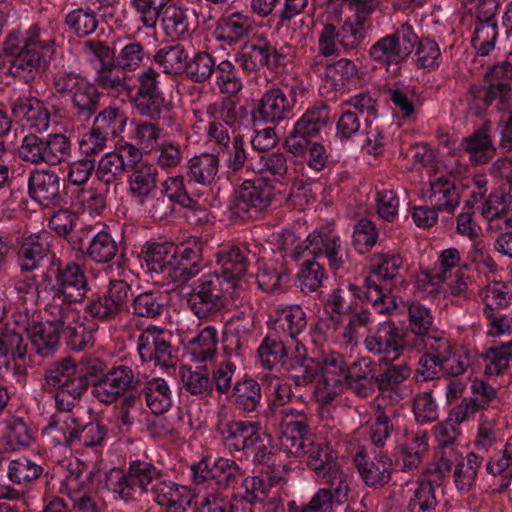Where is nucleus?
Segmentation results:
<instances>
[{
	"label": "nucleus",
	"instance_id": "nucleus-56",
	"mask_svg": "<svg viewBox=\"0 0 512 512\" xmlns=\"http://www.w3.org/2000/svg\"><path fill=\"white\" fill-rule=\"evenodd\" d=\"M155 62L166 74H181L187 68L188 53L181 45L167 46L154 56Z\"/></svg>",
	"mask_w": 512,
	"mask_h": 512
},
{
	"label": "nucleus",
	"instance_id": "nucleus-5",
	"mask_svg": "<svg viewBox=\"0 0 512 512\" xmlns=\"http://www.w3.org/2000/svg\"><path fill=\"white\" fill-rule=\"evenodd\" d=\"M17 156L32 165L56 166L70 157L71 142L59 133L39 137L34 133L25 135L17 147Z\"/></svg>",
	"mask_w": 512,
	"mask_h": 512
},
{
	"label": "nucleus",
	"instance_id": "nucleus-47",
	"mask_svg": "<svg viewBox=\"0 0 512 512\" xmlns=\"http://www.w3.org/2000/svg\"><path fill=\"white\" fill-rule=\"evenodd\" d=\"M118 252V242L108 231L101 230L90 240L86 256L94 263L105 264L112 261Z\"/></svg>",
	"mask_w": 512,
	"mask_h": 512
},
{
	"label": "nucleus",
	"instance_id": "nucleus-2",
	"mask_svg": "<svg viewBox=\"0 0 512 512\" xmlns=\"http://www.w3.org/2000/svg\"><path fill=\"white\" fill-rule=\"evenodd\" d=\"M49 273L54 282L46 289L45 303L48 310L55 316L61 313L74 315V305L81 303L89 290L84 270L76 263L54 265Z\"/></svg>",
	"mask_w": 512,
	"mask_h": 512
},
{
	"label": "nucleus",
	"instance_id": "nucleus-43",
	"mask_svg": "<svg viewBox=\"0 0 512 512\" xmlns=\"http://www.w3.org/2000/svg\"><path fill=\"white\" fill-rule=\"evenodd\" d=\"M482 461L483 458L473 452L458 461L453 472V480L460 493L467 494L476 487Z\"/></svg>",
	"mask_w": 512,
	"mask_h": 512
},
{
	"label": "nucleus",
	"instance_id": "nucleus-23",
	"mask_svg": "<svg viewBox=\"0 0 512 512\" xmlns=\"http://www.w3.org/2000/svg\"><path fill=\"white\" fill-rule=\"evenodd\" d=\"M354 462L361 479L367 486H383L390 481L392 461L388 455L380 453L371 459L363 451H358Z\"/></svg>",
	"mask_w": 512,
	"mask_h": 512
},
{
	"label": "nucleus",
	"instance_id": "nucleus-45",
	"mask_svg": "<svg viewBox=\"0 0 512 512\" xmlns=\"http://www.w3.org/2000/svg\"><path fill=\"white\" fill-rule=\"evenodd\" d=\"M262 383L248 378L237 381L231 392V400L237 409L250 413L255 412L261 402Z\"/></svg>",
	"mask_w": 512,
	"mask_h": 512
},
{
	"label": "nucleus",
	"instance_id": "nucleus-27",
	"mask_svg": "<svg viewBox=\"0 0 512 512\" xmlns=\"http://www.w3.org/2000/svg\"><path fill=\"white\" fill-rule=\"evenodd\" d=\"M410 373V368L405 364L391 365L375 378V383L384 396L398 402L410 393L409 387L405 384Z\"/></svg>",
	"mask_w": 512,
	"mask_h": 512
},
{
	"label": "nucleus",
	"instance_id": "nucleus-62",
	"mask_svg": "<svg viewBox=\"0 0 512 512\" xmlns=\"http://www.w3.org/2000/svg\"><path fill=\"white\" fill-rule=\"evenodd\" d=\"M486 470L493 476L503 475L500 491L509 487L512 479V437L506 441L501 453L494 455L488 460Z\"/></svg>",
	"mask_w": 512,
	"mask_h": 512
},
{
	"label": "nucleus",
	"instance_id": "nucleus-55",
	"mask_svg": "<svg viewBox=\"0 0 512 512\" xmlns=\"http://www.w3.org/2000/svg\"><path fill=\"white\" fill-rule=\"evenodd\" d=\"M397 413L394 409L378 410L370 424L369 439L376 447H384L395 429Z\"/></svg>",
	"mask_w": 512,
	"mask_h": 512
},
{
	"label": "nucleus",
	"instance_id": "nucleus-63",
	"mask_svg": "<svg viewBox=\"0 0 512 512\" xmlns=\"http://www.w3.org/2000/svg\"><path fill=\"white\" fill-rule=\"evenodd\" d=\"M161 16L162 27L167 36L176 39L189 33L187 10L169 5Z\"/></svg>",
	"mask_w": 512,
	"mask_h": 512
},
{
	"label": "nucleus",
	"instance_id": "nucleus-13",
	"mask_svg": "<svg viewBox=\"0 0 512 512\" xmlns=\"http://www.w3.org/2000/svg\"><path fill=\"white\" fill-rule=\"evenodd\" d=\"M137 351L143 362H154L160 367L172 365V347L169 335L162 328L149 326L138 337Z\"/></svg>",
	"mask_w": 512,
	"mask_h": 512
},
{
	"label": "nucleus",
	"instance_id": "nucleus-37",
	"mask_svg": "<svg viewBox=\"0 0 512 512\" xmlns=\"http://www.w3.org/2000/svg\"><path fill=\"white\" fill-rule=\"evenodd\" d=\"M206 114L210 119L220 121L233 130H237L243 126L248 116L246 107L239 106L238 103L230 97H225L219 102L207 105Z\"/></svg>",
	"mask_w": 512,
	"mask_h": 512
},
{
	"label": "nucleus",
	"instance_id": "nucleus-50",
	"mask_svg": "<svg viewBox=\"0 0 512 512\" xmlns=\"http://www.w3.org/2000/svg\"><path fill=\"white\" fill-rule=\"evenodd\" d=\"M436 357H442L443 372L453 376L463 374L471 365L469 354L463 350L453 352L451 344L444 337H440V345H438V355Z\"/></svg>",
	"mask_w": 512,
	"mask_h": 512
},
{
	"label": "nucleus",
	"instance_id": "nucleus-8",
	"mask_svg": "<svg viewBox=\"0 0 512 512\" xmlns=\"http://www.w3.org/2000/svg\"><path fill=\"white\" fill-rule=\"evenodd\" d=\"M54 87L60 94H69L72 107L78 114L92 116L99 107L100 92L95 84L73 72L59 73L54 77Z\"/></svg>",
	"mask_w": 512,
	"mask_h": 512
},
{
	"label": "nucleus",
	"instance_id": "nucleus-21",
	"mask_svg": "<svg viewBox=\"0 0 512 512\" xmlns=\"http://www.w3.org/2000/svg\"><path fill=\"white\" fill-rule=\"evenodd\" d=\"M279 54L268 41L258 40L245 43L237 54V62L246 71L252 72L267 67L273 69L279 63Z\"/></svg>",
	"mask_w": 512,
	"mask_h": 512
},
{
	"label": "nucleus",
	"instance_id": "nucleus-46",
	"mask_svg": "<svg viewBox=\"0 0 512 512\" xmlns=\"http://www.w3.org/2000/svg\"><path fill=\"white\" fill-rule=\"evenodd\" d=\"M438 345H440V337L429 336L421 338V342L417 344L418 350H425V354L418 362V373L423 376L424 380L435 378L442 369V357L438 355Z\"/></svg>",
	"mask_w": 512,
	"mask_h": 512
},
{
	"label": "nucleus",
	"instance_id": "nucleus-22",
	"mask_svg": "<svg viewBox=\"0 0 512 512\" xmlns=\"http://www.w3.org/2000/svg\"><path fill=\"white\" fill-rule=\"evenodd\" d=\"M253 31V20L242 12L222 15L215 24L214 36L218 42L234 46L246 39Z\"/></svg>",
	"mask_w": 512,
	"mask_h": 512
},
{
	"label": "nucleus",
	"instance_id": "nucleus-29",
	"mask_svg": "<svg viewBox=\"0 0 512 512\" xmlns=\"http://www.w3.org/2000/svg\"><path fill=\"white\" fill-rule=\"evenodd\" d=\"M15 117L26 121L30 129L37 133L48 130L50 125V113L44 103L33 97H19L11 105Z\"/></svg>",
	"mask_w": 512,
	"mask_h": 512
},
{
	"label": "nucleus",
	"instance_id": "nucleus-42",
	"mask_svg": "<svg viewBox=\"0 0 512 512\" xmlns=\"http://www.w3.org/2000/svg\"><path fill=\"white\" fill-rule=\"evenodd\" d=\"M307 326L306 313L298 305H290L277 310L274 329L282 336L294 340Z\"/></svg>",
	"mask_w": 512,
	"mask_h": 512
},
{
	"label": "nucleus",
	"instance_id": "nucleus-14",
	"mask_svg": "<svg viewBox=\"0 0 512 512\" xmlns=\"http://www.w3.org/2000/svg\"><path fill=\"white\" fill-rule=\"evenodd\" d=\"M191 471L195 483L201 484L206 480H213L221 488L234 486L243 476V471L238 464L224 457L217 458L212 463L200 461L191 467Z\"/></svg>",
	"mask_w": 512,
	"mask_h": 512
},
{
	"label": "nucleus",
	"instance_id": "nucleus-52",
	"mask_svg": "<svg viewBox=\"0 0 512 512\" xmlns=\"http://www.w3.org/2000/svg\"><path fill=\"white\" fill-rule=\"evenodd\" d=\"M344 383L360 397H367L374 391L371 369L365 362H355L345 375Z\"/></svg>",
	"mask_w": 512,
	"mask_h": 512
},
{
	"label": "nucleus",
	"instance_id": "nucleus-60",
	"mask_svg": "<svg viewBox=\"0 0 512 512\" xmlns=\"http://www.w3.org/2000/svg\"><path fill=\"white\" fill-rule=\"evenodd\" d=\"M65 23L80 38L94 33L99 24L96 13L88 7L70 11L65 17Z\"/></svg>",
	"mask_w": 512,
	"mask_h": 512
},
{
	"label": "nucleus",
	"instance_id": "nucleus-10",
	"mask_svg": "<svg viewBox=\"0 0 512 512\" xmlns=\"http://www.w3.org/2000/svg\"><path fill=\"white\" fill-rule=\"evenodd\" d=\"M203 243L191 237L174 244L173 264L170 266V279L175 286H180L196 277L203 269Z\"/></svg>",
	"mask_w": 512,
	"mask_h": 512
},
{
	"label": "nucleus",
	"instance_id": "nucleus-38",
	"mask_svg": "<svg viewBox=\"0 0 512 512\" xmlns=\"http://www.w3.org/2000/svg\"><path fill=\"white\" fill-rule=\"evenodd\" d=\"M364 296L374 309L380 314H396L404 303L391 294V286H382L373 278H366L364 281Z\"/></svg>",
	"mask_w": 512,
	"mask_h": 512
},
{
	"label": "nucleus",
	"instance_id": "nucleus-16",
	"mask_svg": "<svg viewBox=\"0 0 512 512\" xmlns=\"http://www.w3.org/2000/svg\"><path fill=\"white\" fill-rule=\"evenodd\" d=\"M366 349L375 355H390L397 359L405 346L400 328L392 321L379 323L370 330L364 341Z\"/></svg>",
	"mask_w": 512,
	"mask_h": 512
},
{
	"label": "nucleus",
	"instance_id": "nucleus-6",
	"mask_svg": "<svg viewBox=\"0 0 512 512\" xmlns=\"http://www.w3.org/2000/svg\"><path fill=\"white\" fill-rule=\"evenodd\" d=\"M305 253L315 258H326L332 270L342 268L346 261L345 245L332 225L315 229L303 244L295 246L291 251L285 248V254L293 260H299Z\"/></svg>",
	"mask_w": 512,
	"mask_h": 512
},
{
	"label": "nucleus",
	"instance_id": "nucleus-59",
	"mask_svg": "<svg viewBox=\"0 0 512 512\" xmlns=\"http://www.w3.org/2000/svg\"><path fill=\"white\" fill-rule=\"evenodd\" d=\"M127 120L119 108L108 107L96 116L93 126L108 138L117 137L125 130Z\"/></svg>",
	"mask_w": 512,
	"mask_h": 512
},
{
	"label": "nucleus",
	"instance_id": "nucleus-53",
	"mask_svg": "<svg viewBox=\"0 0 512 512\" xmlns=\"http://www.w3.org/2000/svg\"><path fill=\"white\" fill-rule=\"evenodd\" d=\"M125 71L112 60L96 67L94 71V84L105 90L122 91L127 88Z\"/></svg>",
	"mask_w": 512,
	"mask_h": 512
},
{
	"label": "nucleus",
	"instance_id": "nucleus-18",
	"mask_svg": "<svg viewBox=\"0 0 512 512\" xmlns=\"http://www.w3.org/2000/svg\"><path fill=\"white\" fill-rule=\"evenodd\" d=\"M486 78L488 87L479 90V96L483 98L486 106L501 105L506 102L505 100L512 102V65L509 62L504 61L493 66L486 74Z\"/></svg>",
	"mask_w": 512,
	"mask_h": 512
},
{
	"label": "nucleus",
	"instance_id": "nucleus-28",
	"mask_svg": "<svg viewBox=\"0 0 512 512\" xmlns=\"http://www.w3.org/2000/svg\"><path fill=\"white\" fill-rule=\"evenodd\" d=\"M220 158L216 153L203 152L192 156L185 164V175L189 182L210 186L216 182Z\"/></svg>",
	"mask_w": 512,
	"mask_h": 512
},
{
	"label": "nucleus",
	"instance_id": "nucleus-19",
	"mask_svg": "<svg viewBox=\"0 0 512 512\" xmlns=\"http://www.w3.org/2000/svg\"><path fill=\"white\" fill-rule=\"evenodd\" d=\"M153 501L167 512H185L191 505V490L171 480H157L151 487Z\"/></svg>",
	"mask_w": 512,
	"mask_h": 512
},
{
	"label": "nucleus",
	"instance_id": "nucleus-44",
	"mask_svg": "<svg viewBox=\"0 0 512 512\" xmlns=\"http://www.w3.org/2000/svg\"><path fill=\"white\" fill-rule=\"evenodd\" d=\"M174 244L171 242L149 243L143 250V259L152 273H162L170 279Z\"/></svg>",
	"mask_w": 512,
	"mask_h": 512
},
{
	"label": "nucleus",
	"instance_id": "nucleus-39",
	"mask_svg": "<svg viewBox=\"0 0 512 512\" xmlns=\"http://www.w3.org/2000/svg\"><path fill=\"white\" fill-rule=\"evenodd\" d=\"M399 448L403 469L407 471L417 469L429 449L427 432L419 430L406 434L405 439L399 441Z\"/></svg>",
	"mask_w": 512,
	"mask_h": 512
},
{
	"label": "nucleus",
	"instance_id": "nucleus-9",
	"mask_svg": "<svg viewBox=\"0 0 512 512\" xmlns=\"http://www.w3.org/2000/svg\"><path fill=\"white\" fill-rule=\"evenodd\" d=\"M274 198L273 185L263 177L245 180L240 186L239 196L232 209L239 218L252 217L267 210Z\"/></svg>",
	"mask_w": 512,
	"mask_h": 512
},
{
	"label": "nucleus",
	"instance_id": "nucleus-30",
	"mask_svg": "<svg viewBox=\"0 0 512 512\" xmlns=\"http://www.w3.org/2000/svg\"><path fill=\"white\" fill-rule=\"evenodd\" d=\"M182 342L192 362H208L216 355L218 332L214 326H206L196 335L186 336Z\"/></svg>",
	"mask_w": 512,
	"mask_h": 512
},
{
	"label": "nucleus",
	"instance_id": "nucleus-26",
	"mask_svg": "<svg viewBox=\"0 0 512 512\" xmlns=\"http://www.w3.org/2000/svg\"><path fill=\"white\" fill-rule=\"evenodd\" d=\"M157 167L144 161L131 168L128 176V195L139 205H144L157 187Z\"/></svg>",
	"mask_w": 512,
	"mask_h": 512
},
{
	"label": "nucleus",
	"instance_id": "nucleus-48",
	"mask_svg": "<svg viewBox=\"0 0 512 512\" xmlns=\"http://www.w3.org/2000/svg\"><path fill=\"white\" fill-rule=\"evenodd\" d=\"M126 168L127 164L121 159V154L107 152L95 166V177L107 186L117 184L123 178Z\"/></svg>",
	"mask_w": 512,
	"mask_h": 512
},
{
	"label": "nucleus",
	"instance_id": "nucleus-61",
	"mask_svg": "<svg viewBox=\"0 0 512 512\" xmlns=\"http://www.w3.org/2000/svg\"><path fill=\"white\" fill-rule=\"evenodd\" d=\"M79 312L74 308V315L69 324H63L61 334L67 340L68 346L73 350H82L93 342V327H87L77 321Z\"/></svg>",
	"mask_w": 512,
	"mask_h": 512
},
{
	"label": "nucleus",
	"instance_id": "nucleus-31",
	"mask_svg": "<svg viewBox=\"0 0 512 512\" xmlns=\"http://www.w3.org/2000/svg\"><path fill=\"white\" fill-rule=\"evenodd\" d=\"M426 195L437 210L448 213H452L460 201L454 182L443 173L430 177Z\"/></svg>",
	"mask_w": 512,
	"mask_h": 512
},
{
	"label": "nucleus",
	"instance_id": "nucleus-36",
	"mask_svg": "<svg viewBox=\"0 0 512 512\" xmlns=\"http://www.w3.org/2000/svg\"><path fill=\"white\" fill-rule=\"evenodd\" d=\"M49 252L45 234H30L24 237L18 251V264L23 272H31L39 268Z\"/></svg>",
	"mask_w": 512,
	"mask_h": 512
},
{
	"label": "nucleus",
	"instance_id": "nucleus-15",
	"mask_svg": "<svg viewBox=\"0 0 512 512\" xmlns=\"http://www.w3.org/2000/svg\"><path fill=\"white\" fill-rule=\"evenodd\" d=\"M134 372L126 365L112 368L98 379L92 387L93 396L104 404L118 400L133 386Z\"/></svg>",
	"mask_w": 512,
	"mask_h": 512
},
{
	"label": "nucleus",
	"instance_id": "nucleus-57",
	"mask_svg": "<svg viewBox=\"0 0 512 512\" xmlns=\"http://www.w3.org/2000/svg\"><path fill=\"white\" fill-rule=\"evenodd\" d=\"M148 120H133L131 122V140L142 150L150 152L158 145L162 128Z\"/></svg>",
	"mask_w": 512,
	"mask_h": 512
},
{
	"label": "nucleus",
	"instance_id": "nucleus-4",
	"mask_svg": "<svg viewBox=\"0 0 512 512\" xmlns=\"http://www.w3.org/2000/svg\"><path fill=\"white\" fill-rule=\"evenodd\" d=\"M237 297L238 292L233 284L225 281L219 273L210 272L195 282L188 305L198 319H209Z\"/></svg>",
	"mask_w": 512,
	"mask_h": 512
},
{
	"label": "nucleus",
	"instance_id": "nucleus-17",
	"mask_svg": "<svg viewBox=\"0 0 512 512\" xmlns=\"http://www.w3.org/2000/svg\"><path fill=\"white\" fill-rule=\"evenodd\" d=\"M45 381L49 389L65 390L72 394H83L88 387V378L70 359H64L49 367L45 373Z\"/></svg>",
	"mask_w": 512,
	"mask_h": 512
},
{
	"label": "nucleus",
	"instance_id": "nucleus-33",
	"mask_svg": "<svg viewBox=\"0 0 512 512\" xmlns=\"http://www.w3.org/2000/svg\"><path fill=\"white\" fill-rule=\"evenodd\" d=\"M459 149L468 154L472 164L482 165L488 163L496 151L489 127L482 126L470 136L462 138Z\"/></svg>",
	"mask_w": 512,
	"mask_h": 512
},
{
	"label": "nucleus",
	"instance_id": "nucleus-11",
	"mask_svg": "<svg viewBox=\"0 0 512 512\" xmlns=\"http://www.w3.org/2000/svg\"><path fill=\"white\" fill-rule=\"evenodd\" d=\"M117 482L113 485V491L128 501L133 499L137 492H148V485L159 480V471L152 464L136 460L131 462L127 474L116 471Z\"/></svg>",
	"mask_w": 512,
	"mask_h": 512
},
{
	"label": "nucleus",
	"instance_id": "nucleus-64",
	"mask_svg": "<svg viewBox=\"0 0 512 512\" xmlns=\"http://www.w3.org/2000/svg\"><path fill=\"white\" fill-rule=\"evenodd\" d=\"M408 502L409 512H434L437 505L435 489L431 482L421 481L414 484Z\"/></svg>",
	"mask_w": 512,
	"mask_h": 512
},
{
	"label": "nucleus",
	"instance_id": "nucleus-24",
	"mask_svg": "<svg viewBox=\"0 0 512 512\" xmlns=\"http://www.w3.org/2000/svg\"><path fill=\"white\" fill-rule=\"evenodd\" d=\"M107 435L106 427L99 422H89L82 424L76 421L72 425L71 430H64L52 440L56 444L61 445H81L85 447H99L102 446Z\"/></svg>",
	"mask_w": 512,
	"mask_h": 512
},
{
	"label": "nucleus",
	"instance_id": "nucleus-12",
	"mask_svg": "<svg viewBox=\"0 0 512 512\" xmlns=\"http://www.w3.org/2000/svg\"><path fill=\"white\" fill-rule=\"evenodd\" d=\"M44 311L45 322H36L25 330L37 353L49 355L58 347L63 324H69L73 316H68V313L65 312L59 317H54L48 310L47 303H45Z\"/></svg>",
	"mask_w": 512,
	"mask_h": 512
},
{
	"label": "nucleus",
	"instance_id": "nucleus-20",
	"mask_svg": "<svg viewBox=\"0 0 512 512\" xmlns=\"http://www.w3.org/2000/svg\"><path fill=\"white\" fill-rule=\"evenodd\" d=\"M28 193L42 206L49 207L58 203L60 198V179L48 169H35L28 176Z\"/></svg>",
	"mask_w": 512,
	"mask_h": 512
},
{
	"label": "nucleus",
	"instance_id": "nucleus-35",
	"mask_svg": "<svg viewBox=\"0 0 512 512\" xmlns=\"http://www.w3.org/2000/svg\"><path fill=\"white\" fill-rule=\"evenodd\" d=\"M216 256L221 269L220 275L237 289L248 269V259L244 250L232 246L221 249Z\"/></svg>",
	"mask_w": 512,
	"mask_h": 512
},
{
	"label": "nucleus",
	"instance_id": "nucleus-49",
	"mask_svg": "<svg viewBox=\"0 0 512 512\" xmlns=\"http://www.w3.org/2000/svg\"><path fill=\"white\" fill-rule=\"evenodd\" d=\"M288 348L277 337L266 336L258 347V359L263 368L274 369L286 363Z\"/></svg>",
	"mask_w": 512,
	"mask_h": 512
},
{
	"label": "nucleus",
	"instance_id": "nucleus-34",
	"mask_svg": "<svg viewBox=\"0 0 512 512\" xmlns=\"http://www.w3.org/2000/svg\"><path fill=\"white\" fill-rule=\"evenodd\" d=\"M90 474L79 471L70 472L62 483V491L73 502V512H94V503L89 496Z\"/></svg>",
	"mask_w": 512,
	"mask_h": 512
},
{
	"label": "nucleus",
	"instance_id": "nucleus-54",
	"mask_svg": "<svg viewBox=\"0 0 512 512\" xmlns=\"http://www.w3.org/2000/svg\"><path fill=\"white\" fill-rule=\"evenodd\" d=\"M484 373L487 376L503 374L512 361V340L489 348L483 356Z\"/></svg>",
	"mask_w": 512,
	"mask_h": 512
},
{
	"label": "nucleus",
	"instance_id": "nucleus-1",
	"mask_svg": "<svg viewBox=\"0 0 512 512\" xmlns=\"http://www.w3.org/2000/svg\"><path fill=\"white\" fill-rule=\"evenodd\" d=\"M54 46L53 33L39 27L30 28L20 43H17L15 35H10L5 49L12 56L11 73L25 81L33 79L36 73L47 68Z\"/></svg>",
	"mask_w": 512,
	"mask_h": 512
},
{
	"label": "nucleus",
	"instance_id": "nucleus-3",
	"mask_svg": "<svg viewBox=\"0 0 512 512\" xmlns=\"http://www.w3.org/2000/svg\"><path fill=\"white\" fill-rule=\"evenodd\" d=\"M218 434L230 452H243L251 456L255 464H264L272 460V439L258 421L221 422L218 426Z\"/></svg>",
	"mask_w": 512,
	"mask_h": 512
},
{
	"label": "nucleus",
	"instance_id": "nucleus-40",
	"mask_svg": "<svg viewBox=\"0 0 512 512\" xmlns=\"http://www.w3.org/2000/svg\"><path fill=\"white\" fill-rule=\"evenodd\" d=\"M147 407L155 415L167 412L173 403L172 391L163 378H152L145 382L142 389Z\"/></svg>",
	"mask_w": 512,
	"mask_h": 512
},
{
	"label": "nucleus",
	"instance_id": "nucleus-58",
	"mask_svg": "<svg viewBox=\"0 0 512 512\" xmlns=\"http://www.w3.org/2000/svg\"><path fill=\"white\" fill-rule=\"evenodd\" d=\"M181 378L183 387L193 396L205 398L213 392V384L205 368L191 370L190 368L183 367L181 369Z\"/></svg>",
	"mask_w": 512,
	"mask_h": 512
},
{
	"label": "nucleus",
	"instance_id": "nucleus-7",
	"mask_svg": "<svg viewBox=\"0 0 512 512\" xmlns=\"http://www.w3.org/2000/svg\"><path fill=\"white\" fill-rule=\"evenodd\" d=\"M418 42L414 28L408 22L401 24L392 34L378 39L368 50L369 57L377 64L384 66L387 71L393 66V72L398 70V64L405 61L413 52Z\"/></svg>",
	"mask_w": 512,
	"mask_h": 512
},
{
	"label": "nucleus",
	"instance_id": "nucleus-25",
	"mask_svg": "<svg viewBox=\"0 0 512 512\" xmlns=\"http://www.w3.org/2000/svg\"><path fill=\"white\" fill-rule=\"evenodd\" d=\"M82 394H72L65 390L56 391L55 407L56 412L49 418L43 433L52 439L64 430H71L72 425L78 421L76 412L73 410L75 402Z\"/></svg>",
	"mask_w": 512,
	"mask_h": 512
},
{
	"label": "nucleus",
	"instance_id": "nucleus-32",
	"mask_svg": "<svg viewBox=\"0 0 512 512\" xmlns=\"http://www.w3.org/2000/svg\"><path fill=\"white\" fill-rule=\"evenodd\" d=\"M293 104L279 88L267 90L256 106L258 117L268 123L280 122L288 117Z\"/></svg>",
	"mask_w": 512,
	"mask_h": 512
},
{
	"label": "nucleus",
	"instance_id": "nucleus-41",
	"mask_svg": "<svg viewBox=\"0 0 512 512\" xmlns=\"http://www.w3.org/2000/svg\"><path fill=\"white\" fill-rule=\"evenodd\" d=\"M330 120L329 108L320 103L306 109L294 124V133L309 138L318 136Z\"/></svg>",
	"mask_w": 512,
	"mask_h": 512
},
{
	"label": "nucleus",
	"instance_id": "nucleus-51",
	"mask_svg": "<svg viewBox=\"0 0 512 512\" xmlns=\"http://www.w3.org/2000/svg\"><path fill=\"white\" fill-rule=\"evenodd\" d=\"M285 269L275 261H258L256 281L258 287L267 293H273L281 289L283 282L287 280Z\"/></svg>",
	"mask_w": 512,
	"mask_h": 512
}]
</instances>
